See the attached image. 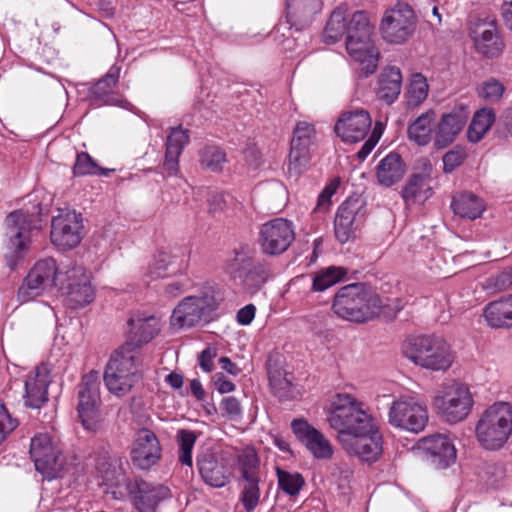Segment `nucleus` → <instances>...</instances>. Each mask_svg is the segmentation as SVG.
Returning a JSON list of instances; mask_svg holds the SVG:
<instances>
[{"label": "nucleus", "instance_id": "obj_46", "mask_svg": "<svg viewBox=\"0 0 512 512\" xmlns=\"http://www.w3.org/2000/svg\"><path fill=\"white\" fill-rule=\"evenodd\" d=\"M261 477L252 478V479H243L239 480L241 483V494L240 500L247 512L253 511L260 499V483Z\"/></svg>", "mask_w": 512, "mask_h": 512}, {"label": "nucleus", "instance_id": "obj_42", "mask_svg": "<svg viewBox=\"0 0 512 512\" xmlns=\"http://www.w3.org/2000/svg\"><path fill=\"white\" fill-rule=\"evenodd\" d=\"M495 118L493 109L483 108L477 111L468 127V140L473 143L479 142L490 129Z\"/></svg>", "mask_w": 512, "mask_h": 512}, {"label": "nucleus", "instance_id": "obj_1", "mask_svg": "<svg viewBox=\"0 0 512 512\" xmlns=\"http://www.w3.org/2000/svg\"><path fill=\"white\" fill-rule=\"evenodd\" d=\"M383 302L380 296L362 283L341 287L334 296L332 310L347 321L363 323L378 316Z\"/></svg>", "mask_w": 512, "mask_h": 512}, {"label": "nucleus", "instance_id": "obj_11", "mask_svg": "<svg viewBox=\"0 0 512 512\" xmlns=\"http://www.w3.org/2000/svg\"><path fill=\"white\" fill-rule=\"evenodd\" d=\"M474 404L472 393L467 385L454 382L433 399V406L441 417L449 423L463 421L470 414Z\"/></svg>", "mask_w": 512, "mask_h": 512}, {"label": "nucleus", "instance_id": "obj_52", "mask_svg": "<svg viewBox=\"0 0 512 512\" xmlns=\"http://www.w3.org/2000/svg\"><path fill=\"white\" fill-rule=\"evenodd\" d=\"M189 143V131L181 126L172 128L167 136L166 152L181 155L184 147Z\"/></svg>", "mask_w": 512, "mask_h": 512}, {"label": "nucleus", "instance_id": "obj_3", "mask_svg": "<svg viewBox=\"0 0 512 512\" xmlns=\"http://www.w3.org/2000/svg\"><path fill=\"white\" fill-rule=\"evenodd\" d=\"M327 420L331 428L338 431V436L367 431L373 421L364 403L347 393L333 397Z\"/></svg>", "mask_w": 512, "mask_h": 512}, {"label": "nucleus", "instance_id": "obj_39", "mask_svg": "<svg viewBox=\"0 0 512 512\" xmlns=\"http://www.w3.org/2000/svg\"><path fill=\"white\" fill-rule=\"evenodd\" d=\"M451 208L456 215L474 220L482 215L485 204L477 195L463 192L453 197Z\"/></svg>", "mask_w": 512, "mask_h": 512}, {"label": "nucleus", "instance_id": "obj_32", "mask_svg": "<svg viewBox=\"0 0 512 512\" xmlns=\"http://www.w3.org/2000/svg\"><path fill=\"white\" fill-rule=\"evenodd\" d=\"M49 371L45 365L36 368L25 381V404L30 408H40L48 401Z\"/></svg>", "mask_w": 512, "mask_h": 512}, {"label": "nucleus", "instance_id": "obj_41", "mask_svg": "<svg viewBox=\"0 0 512 512\" xmlns=\"http://www.w3.org/2000/svg\"><path fill=\"white\" fill-rule=\"evenodd\" d=\"M268 379L273 394L280 400L294 398V387L288 373L269 360L267 364Z\"/></svg>", "mask_w": 512, "mask_h": 512}, {"label": "nucleus", "instance_id": "obj_8", "mask_svg": "<svg viewBox=\"0 0 512 512\" xmlns=\"http://www.w3.org/2000/svg\"><path fill=\"white\" fill-rule=\"evenodd\" d=\"M219 302L220 299L212 287L206 288L199 296L186 297L173 310L171 325L184 328L208 323Z\"/></svg>", "mask_w": 512, "mask_h": 512}, {"label": "nucleus", "instance_id": "obj_14", "mask_svg": "<svg viewBox=\"0 0 512 512\" xmlns=\"http://www.w3.org/2000/svg\"><path fill=\"white\" fill-rule=\"evenodd\" d=\"M58 273L59 268L53 258L38 260L18 288V300L21 303H27L51 291L56 286Z\"/></svg>", "mask_w": 512, "mask_h": 512}, {"label": "nucleus", "instance_id": "obj_23", "mask_svg": "<svg viewBox=\"0 0 512 512\" xmlns=\"http://www.w3.org/2000/svg\"><path fill=\"white\" fill-rule=\"evenodd\" d=\"M291 429L296 438L305 446L312 456L319 460L331 459L333 446L324 434L313 427L305 419H294Z\"/></svg>", "mask_w": 512, "mask_h": 512}, {"label": "nucleus", "instance_id": "obj_48", "mask_svg": "<svg viewBox=\"0 0 512 512\" xmlns=\"http://www.w3.org/2000/svg\"><path fill=\"white\" fill-rule=\"evenodd\" d=\"M196 440L197 436L192 430L180 429L177 432L176 441L179 446V461L181 464L192 466V450Z\"/></svg>", "mask_w": 512, "mask_h": 512}, {"label": "nucleus", "instance_id": "obj_7", "mask_svg": "<svg viewBox=\"0 0 512 512\" xmlns=\"http://www.w3.org/2000/svg\"><path fill=\"white\" fill-rule=\"evenodd\" d=\"M373 25L365 11H355L350 15L347 5L336 7L324 28L323 41L335 44L344 34L346 40L368 39L373 34Z\"/></svg>", "mask_w": 512, "mask_h": 512}, {"label": "nucleus", "instance_id": "obj_15", "mask_svg": "<svg viewBox=\"0 0 512 512\" xmlns=\"http://www.w3.org/2000/svg\"><path fill=\"white\" fill-rule=\"evenodd\" d=\"M29 452L36 470L45 478L52 480L61 476L65 457L47 434H39L33 437Z\"/></svg>", "mask_w": 512, "mask_h": 512}, {"label": "nucleus", "instance_id": "obj_45", "mask_svg": "<svg viewBox=\"0 0 512 512\" xmlns=\"http://www.w3.org/2000/svg\"><path fill=\"white\" fill-rule=\"evenodd\" d=\"M276 474L279 488L291 497L297 496L305 485L304 477L298 472H288L277 468Z\"/></svg>", "mask_w": 512, "mask_h": 512}, {"label": "nucleus", "instance_id": "obj_24", "mask_svg": "<svg viewBox=\"0 0 512 512\" xmlns=\"http://www.w3.org/2000/svg\"><path fill=\"white\" fill-rule=\"evenodd\" d=\"M468 118L469 110L462 104L444 113L435 130L434 146L437 149H444L451 145L466 125Z\"/></svg>", "mask_w": 512, "mask_h": 512}, {"label": "nucleus", "instance_id": "obj_28", "mask_svg": "<svg viewBox=\"0 0 512 512\" xmlns=\"http://www.w3.org/2000/svg\"><path fill=\"white\" fill-rule=\"evenodd\" d=\"M120 72V66L112 65L108 72L91 87L90 93L95 102L104 105H116L122 108H128L131 105L128 100L115 91Z\"/></svg>", "mask_w": 512, "mask_h": 512}, {"label": "nucleus", "instance_id": "obj_64", "mask_svg": "<svg viewBox=\"0 0 512 512\" xmlns=\"http://www.w3.org/2000/svg\"><path fill=\"white\" fill-rule=\"evenodd\" d=\"M502 16L506 26L512 31V1L502 5Z\"/></svg>", "mask_w": 512, "mask_h": 512}, {"label": "nucleus", "instance_id": "obj_60", "mask_svg": "<svg viewBox=\"0 0 512 512\" xmlns=\"http://www.w3.org/2000/svg\"><path fill=\"white\" fill-rule=\"evenodd\" d=\"M213 385L221 394L230 393L236 388L235 384L221 373H217L213 376Z\"/></svg>", "mask_w": 512, "mask_h": 512}, {"label": "nucleus", "instance_id": "obj_6", "mask_svg": "<svg viewBox=\"0 0 512 512\" xmlns=\"http://www.w3.org/2000/svg\"><path fill=\"white\" fill-rule=\"evenodd\" d=\"M37 216L28 210L19 209L11 212L5 219V258L10 269H15L17 263L27 253L31 232L36 226Z\"/></svg>", "mask_w": 512, "mask_h": 512}, {"label": "nucleus", "instance_id": "obj_34", "mask_svg": "<svg viewBox=\"0 0 512 512\" xmlns=\"http://www.w3.org/2000/svg\"><path fill=\"white\" fill-rule=\"evenodd\" d=\"M321 9V0H286L287 21L297 30H302L310 25L314 15Z\"/></svg>", "mask_w": 512, "mask_h": 512}, {"label": "nucleus", "instance_id": "obj_29", "mask_svg": "<svg viewBox=\"0 0 512 512\" xmlns=\"http://www.w3.org/2000/svg\"><path fill=\"white\" fill-rule=\"evenodd\" d=\"M197 467L202 480L211 487L221 488L229 482L231 472L215 452L205 450L199 453Z\"/></svg>", "mask_w": 512, "mask_h": 512}, {"label": "nucleus", "instance_id": "obj_54", "mask_svg": "<svg viewBox=\"0 0 512 512\" xmlns=\"http://www.w3.org/2000/svg\"><path fill=\"white\" fill-rule=\"evenodd\" d=\"M467 158V152L462 146H455L443 155V171L451 173L461 166Z\"/></svg>", "mask_w": 512, "mask_h": 512}, {"label": "nucleus", "instance_id": "obj_31", "mask_svg": "<svg viewBox=\"0 0 512 512\" xmlns=\"http://www.w3.org/2000/svg\"><path fill=\"white\" fill-rule=\"evenodd\" d=\"M346 50L351 58L360 63L362 76L368 77L376 71L379 51L372 43L371 37L346 40Z\"/></svg>", "mask_w": 512, "mask_h": 512}, {"label": "nucleus", "instance_id": "obj_49", "mask_svg": "<svg viewBox=\"0 0 512 512\" xmlns=\"http://www.w3.org/2000/svg\"><path fill=\"white\" fill-rule=\"evenodd\" d=\"M226 162L225 152L217 146H206L200 151V164L212 172H220Z\"/></svg>", "mask_w": 512, "mask_h": 512}, {"label": "nucleus", "instance_id": "obj_18", "mask_svg": "<svg viewBox=\"0 0 512 512\" xmlns=\"http://www.w3.org/2000/svg\"><path fill=\"white\" fill-rule=\"evenodd\" d=\"M126 489L139 512H156L163 501L172 497L168 486L148 482L142 478L128 479Z\"/></svg>", "mask_w": 512, "mask_h": 512}, {"label": "nucleus", "instance_id": "obj_47", "mask_svg": "<svg viewBox=\"0 0 512 512\" xmlns=\"http://www.w3.org/2000/svg\"><path fill=\"white\" fill-rule=\"evenodd\" d=\"M113 169L101 168L86 152H80L76 156V161L73 166V174L75 176L85 175H104L108 176Z\"/></svg>", "mask_w": 512, "mask_h": 512}, {"label": "nucleus", "instance_id": "obj_13", "mask_svg": "<svg viewBox=\"0 0 512 512\" xmlns=\"http://www.w3.org/2000/svg\"><path fill=\"white\" fill-rule=\"evenodd\" d=\"M428 418L427 406L411 396H401L394 400L388 411L391 426L414 434L425 429Z\"/></svg>", "mask_w": 512, "mask_h": 512}, {"label": "nucleus", "instance_id": "obj_5", "mask_svg": "<svg viewBox=\"0 0 512 512\" xmlns=\"http://www.w3.org/2000/svg\"><path fill=\"white\" fill-rule=\"evenodd\" d=\"M123 344L110 357L104 373L107 389L116 396H124L131 391L140 378L138 366L139 356Z\"/></svg>", "mask_w": 512, "mask_h": 512}, {"label": "nucleus", "instance_id": "obj_38", "mask_svg": "<svg viewBox=\"0 0 512 512\" xmlns=\"http://www.w3.org/2000/svg\"><path fill=\"white\" fill-rule=\"evenodd\" d=\"M436 120V112L429 109L419 115L407 129L408 137L419 146H426L432 139L433 126Z\"/></svg>", "mask_w": 512, "mask_h": 512}, {"label": "nucleus", "instance_id": "obj_20", "mask_svg": "<svg viewBox=\"0 0 512 512\" xmlns=\"http://www.w3.org/2000/svg\"><path fill=\"white\" fill-rule=\"evenodd\" d=\"M316 131L308 122L300 121L293 130L290 143L288 172L300 175L310 162V146L314 143Z\"/></svg>", "mask_w": 512, "mask_h": 512}, {"label": "nucleus", "instance_id": "obj_16", "mask_svg": "<svg viewBox=\"0 0 512 512\" xmlns=\"http://www.w3.org/2000/svg\"><path fill=\"white\" fill-rule=\"evenodd\" d=\"M83 237V219L74 210L59 209L51 221L50 238L52 243L63 249L76 247Z\"/></svg>", "mask_w": 512, "mask_h": 512}, {"label": "nucleus", "instance_id": "obj_55", "mask_svg": "<svg viewBox=\"0 0 512 512\" xmlns=\"http://www.w3.org/2000/svg\"><path fill=\"white\" fill-rule=\"evenodd\" d=\"M170 257L166 253H159L151 262L148 268V274L156 279L167 275Z\"/></svg>", "mask_w": 512, "mask_h": 512}, {"label": "nucleus", "instance_id": "obj_61", "mask_svg": "<svg viewBox=\"0 0 512 512\" xmlns=\"http://www.w3.org/2000/svg\"><path fill=\"white\" fill-rule=\"evenodd\" d=\"M179 156V154L165 152L163 168L166 171L167 176H173L177 174L179 170Z\"/></svg>", "mask_w": 512, "mask_h": 512}, {"label": "nucleus", "instance_id": "obj_59", "mask_svg": "<svg viewBox=\"0 0 512 512\" xmlns=\"http://www.w3.org/2000/svg\"><path fill=\"white\" fill-rule=\"evenodd\" d=\"M216 356L217 351L215 348L208 347L204 349L198 357L201 369L205 372H211L214 367L213 360Z\"/></svg>", "mask_w": 512, "mask_h": 512}, {"label": "nucleus", "instance_id": "obj_56", "mask_svg": "<svg viewBox=\"0 0 512 512\" xmlns=\"http://www.w3.org/2000/svg\"><path fill=\"white\" fill-rule=\"evenodd\" d=\"M17 426L18 420L9 414L4 404L0 403V444Z\"/></svg>", "mask_w": 512, "mask_h": 512}, {"label": "nucleus", "instance_id": "obj_30", "mask_svg": "<svg viewBox=\"0 0 512 512\" xmlns=\"http://www.w3.org/2000/svg\"><path fill=\"white\" fill-rule=\"evenodd\" d=\"M128 325L130 327L129 340L125 344L131 343L129 350L139 356V348L151 341L159 332V320L153 315L137 313L130 317Z\"/></svg>", "mask_w": 512, "mask_h": 512}, {"label": "nucleus", "instance_id": "obj_57", "mask_svg": "<svg viewBox=\"0 0 512 512\" xmlns=\"http://www.w3.org/2000/svg\"><path fill=\"white\" fill-rule=\"evenodd\" d=\"M220 408L223 415L229 419H235L242 413V407L239 400L234 396L224 397L220 402Z\"/></svg>", "mask_w": 512, "mask_h": 512}, {"label": "nucleus", "instance_id": "obj_36", "mask_svg": "<svg viewBox=\"0 0 512 512\" xmlns=\"http://www.w3.org/2000/svg\"><path fill=\"white\" fill-rule=\"evenodd\" d=\"M406 172V165L400 154L391 152L377 165V180L380 185L391 187L399 182Z\"/></svg>", "mask_w": 512, "mask_h": 512}, {"label": "nucleus", "instance_id": "obj_2", "mask_svg": "<svg viewBox=\"0 0 512 512\" xmlns=\"http://www.w3.org/2000/svg\"><path fill=\"white\" fill-rule=\"evenodd\" d=\"M402 353L414 364L432 371H445L454 361L450 345L435 335L406 338L402 344Z\"/></svg>", "mask_w": 512, "mask_h": 512}, {"label": "nucleus", "instance_id": "obj_40", "mask_svg": "<svg viewBox=\"0 0 512 512\" xmlns=\"http://www.w3.org/2000/svg\"><path fill=\"white\" fill-rule=\"evenodd\" d=\"M430 196V181L426 174L411 175L402 190V198L407 206L424 202Z\"/></svg>", "mask_w": 512, "mask_h": 512}, {"label": "nucleus", "instance_id": "obj_19", "mask_svg": "<svg viewBox=\"0 0 512 512\" xmlns=\"http://www.w3.org/2000/svg\"><path fill=\"white\" fill-rule=\"evenodd\" d=\"M338 439L349 454L356 455L363 461L374 462L382 453V436L373 421L367 431L344 433Z\"/></svg>", "mask_w": 512, "mask_h": 512}, {"label": "nucleus", "instance_id": "obj_10", "mask_svg": "<svg viewBox=\"0 0 512 512\" xmlns=\"http://www.w3.org/2000/svg\"><path fill=\"white\" fill-rule=\"evenodd\" d=\"M417 17L412 7L404 2H398L385 10L379 31L382 38L390 44H403L415 33Z\"/></svg>", "mask_w": 512, "mask_h": 512}, {"label": "nucleus", "instance_id": "obj_27", "mask_svg": "<svg viewBox=\"0 0 512 512\" xmlns=\"http://www.w3.org/2000/svg\"><path fill=\"white\" fill-rule=\"evenodd\" d=\"M419 446L435 469H446L456 461V448L447 435L435 434L424 437L419 441Z\"/></svg>", "mask_w": 512, "mask_h": 512}, {"label": "nucleus", "instance_id": "obj_25", "mask_svg": "<svg viewBox=\"0 0 512 512\" xmlns=\"http://www.w3.org/2000/svg\"><path fill=\"white\" fill-rule=\"evenodd\" d=\"M161 445L155 433L147 428L137 431L131 450L132 463L142 470L154 466L161 457Z\"/></svg>", "mask_w": 512, "mask_h": 512}, {"label": "nucleus", "instance_id": "obj_9", "mask_svg": "<svg viewBox=\"0 0 512 512\" xmlns=\"http://www.w3.org/2000/svg\"><path fill=\"white\" fill-rule=\"evenodd\" d=\"M230 273L235 280H239L243 291L250 295L260 291L272 275L271 266L267 261L255 259L244 249L235 251Z\"/></svg>", "mask_w": 512, "mask_h": 512}, {"label": "nucleus", "instance_id": "obj_26", "mask_svg": "<svg viewBox=\"0 0 512 512\" xmlns=\"http://www.w3.org/2000/svg\"><path fill=\"white\" fill-rule=\"evenodd\" d=\"M372 124L369 113L355 110L343 113L334 126V132L345 143L362 141Z\"/></svg>", "mask_w": 512, "mask_h": 512}, {"label": "nucleus", "instance_id": "obj_33", "mask_svg": "<svg viewBox=\"0 0 512 512\" xmlns=\"http://www.w3.org/2000/svg\"><path fill=\"white\" fill-rule=\"evenodd\" d=\"M475 33L474 42L479 53L488 58H496L503 53L504 42L498 34L495 20L478 24Z\"/></svg>", "mask_w": 512, "mask_h": 512}, {"label": "nucleus", "instance_id": "obj_44", "mask_svg": "<svg viewBox=\"0 0 512 512\" xmlns=\"http://www.w3.org/2000/svg\"><path fill=\"white\" fill-rule=\"evenodd\" d=\"M346 274L347 270L343 267L330 266L322 269L314 274L312 290L316 292L325 291L340 282Z\"/></svg>", "mask_w": 512, "mask_h": 512}, {"label": "nucleus", "instance_id": "obj_43", "mask_svg": "<svg viewBox=\"0 0 512 512\" xmlns=\"http://www.w3.org/2000/svg\"><path fill=\"white\" fill-rule=\"evenodd\" d=\"M239 480L261 477L260 459L256 450L246 447L237 455Z\"/></svg>", "mask_w": 512, "mask_h": 512}, {"label": "nucleus", "instance_id": "obj_63", "mask_svg": "<svg viewBox=\"0 0 512 512\" xmlns=\"http://www.w3.org/2000/svg\"><path fill=\"white\" fill-rule=\"evenodd\" d=\"M380 135H376V131H373L372 135L362 145L361 149L357 152L359 160L363 161L371 153L375 145L379 140Z\"/></svg>", "mask_w": 512, "mask_h": 512}, {"label": "nucleus", "instance_id": "obj_62", "mask_svg": "<svg viewBox=\"0 0 512 512\" xmlns=\"http://www.w3.org/2000/svg\"><path fill=\"white\" fill-rule=\"evenodd\" d=\"M255 312V306L248 304L237 312V321L242 325H249L255 317Z\"/></svg>", "mask_w": 512, "mask_h": 512}, {"label": "nucleus", "instance_id": "obj_22", "mask_svg": "<svg viewBox=\"0 0 512 512\" xmlns=\"http://www.w3.org/2000/svg\"><path fill=\"white\" fill-rule=\"evenodd\" d=\"M66 275L61 290L67 305L72 309H78L90 304L95 298V290L85 268L74 266L66 271Z\"/></svg>", "mask_w": 512, "mask_h": 512}, {"label": "nucleus", "instance_id": "obj_35", "mask_svg": "<svg viewBox=\"0 0 512 512\" xmlns=\"http://www.w3.org/2000/svg\"><path fill=\"white\" fill-rule=\"evenodd\" d=\"M483 317L491 328H512V294L489 302L483 309Z\"/></svg>", "mask_w": 512, "mask_h": 512}, {"label": "nucleus", "instance_id": "obj_21", "mask_svg": "<svg viewBox=\"0 0 512 512\" xmlns=\"http://www.w3.org/2000/svg\"><path fill=\"white\" fill-rule=\"evenodd\" d=\"M365 217V202L360 197L347 198L338 208L334 231L337 240L347 243L355 237L356 230L362 224Z\"/></svg>", "mask_w": 512, "mask_h": 512}, {"label": "nucleus", "instance_id": "obj_4", "mask_svg": "<svg viewBox=\"0 0 512 512\" xmlns=\"http://www.w3.org/2000/svg\"><path fill=\"white\" fill-rule=\"evenodd\" d=\"M512 434V406L497 402L487 408L476 426V437L485 449L501 448Z\"/></svg>", "mask_w": 512, "mask_h": 512}, {"label": "nucleus", "instance_id": "obj_12", "mask_svg": "<svg viewBox=\"0 0 512 512\" xmlns=\"http://www.w3.org/2000/svg\"><path fill=\"white\" fill-rule=\"evenodd\" d=\"M78 416L85 430L96 433L102 427L100 382L96 371L84 375L78 390Z\"/></svg>", "mask_w": 512, "mask_h": 512}, {"label": "nucleus", "instance_id": "obj_37", "mask_svg": "<svg viewBox=\"0 0 512 512\" xmlns=\"http://www.w3.org/2000/svg\"><path fill=\"white\" fill-rule=\"evenodd\" d=\"M402 74L399 68L390 66L379 75L377 97L388 105L394 103L401 92Z\"/></svg>", "mask_w": 512, "mask_h": 512}, {"label": "nucleus", "instance_id": "obj_53", "mask_svg": "<svg viewBox=\"0 0 512 512\" xmlns=\"http://www.w3.org/2000/svg\"><path fill=\"white\" fill-rule=\"evenodd\" d=\"M504 85L495 78L484 81L478 88V94L487 101H498L504 93Z\"/></svg>", "mask_w": 512, "mask_h": 512}, {"label": "nucleus", "instance_id": "obj_51", "mask_svg": "<svg viewBox=\"0 0 512 512\" xmlns=\"http://www.w3.org/2000/svg\"><path fill=\"white\" fill-rule=\"evenodd\" d=\"M483 288L491 293H498L512 288V269H505L485 279Z\"/></svg>", "mask_w": 512, "mask_h": 512}, {"label": "nucleus", "instance_id": "obj_50", "mask_svg": "<svg viewBox=\"0 0 512 512\" xmlns=\"http://www.w3.org/2000/svg\"><path fill=\"white\" fill-rule=\"evenodd\" d=\"M428 96V84L426 79L417 74L413 77L407 92V107L414 109L418 107Z\"/></svg>", "mask_w": 512, "mask_h": 512}, {"label": "nucleus", "instance_id": "obj_58", "mask_svg": "<svg viewBox=\"0 0 512 512\" xmlns=\"http://www.w3.org/2000/svg\"><path fill=\"white\" fill-rule=\"evenodd\" d=\"M228 194L223 192H212L208 197L209 212L212 214L223 212L227 207Z\"/></svg>", "mask_w": 512, "mask_h": 512}, {"label": "nucleus", "instance_id": "obj_17", "mask_svg": "<svg viewBox=\"0 0 512 512\" xmlns=\"http://www.w3.org/2000/svg\"><path fill=\"white\" fill-rule=\"evenodd\" d=\"M295 239L293 223L284 218H275L261 225L259 245L266 255H280L285 252Z\"/></svg>", "mask_w": 512, "mask_h": 512}]
</instances>
